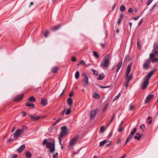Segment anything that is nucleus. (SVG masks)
I'll return each mask as SVG.
<instances>
[{
    "label": "nucleus",
    "instance_id": "nucleus-1",
    "mask_svg": "<svg viewBox=\"0 0 158 158\" xmlns=\"http://www.w3.org/2000/svg\"><path fill=\"white\" fill-rule=\"evenodd\" d=\"M132 62H131L127 66V69L126 71V74L125 77L126 83L125 86L126 88L128 87L129 82L133 78V76L132 73L129 76V74L131 72V67Z\"/></svg>",
    "mask_w": 158,
    "mask_h": 158
},
{
    "label": "nucleus",
    "instance_id": "nucleus-2",
    "mask_svg": "<svg viewBox=\"0 0 158 158\" xmlns=\"http://www.w3.org/2000/svg\"><path fill=\"white\" fill-rule=\"evenodd\" d=\"M42 145H46V147L50 149L49 151L51 153H53L55 150V143L54 140L53 143L48 142V140L45 139L43 140Z\"/></svg>",
    "mask_w": 158,
    "mask_h": 158
},
{
    "label": "nucleus",
    "instance_id": "nucleus-3",
    "mask_svg": "<svg viewBox=\"0 0 158 158\" xmlns=\"http://www.w3.org/2000/svg\"><path fill=\"white\" fill-rule=\"evenodd\" d=\"M111 58V57L110 54L106 55L100 64L101 66L104 68L106 69L110 63V59Z\"/></svg>",
    "mask_w": 158,
    "mask_h": 158
},
{
    "label": "nucleus",
    "instance_id": "nucleus-4",
    "mask_svg": "<svg viewBox=\"0 0 158 158\" xmlns=\"http://www.w3.org/2000/svg\"><path fill=\"white\" fill-rule=\"evenodd\" d=\"M23 129H17L14 134L13 135L14 139H17L19 137L21 134H23L24 132L23 129H27V127L25 125H23L22 126Z\"/></svg>",
    "mask_w": 158,
    "mask_h": 158
},
{
    "label": "nucleus",
    "instance_id": "nucleus-5",
    "mask_svg": "<svg viewBox=\"0 0 158 158\" xmlns=\"http://www.w3.org/2000/svg\"><path fill=\"white\" fill-rule=\"evenodd\" d=\"M61 130L59 137V139L60 143L61 142V139H62L63 136H65L68 133V129L67 128V126H64L61 127Z\"/></svg>",
    "mask_w": 158,
    "mask_h": 158
},
{
    "label": "nucleus",
    "instance_id": "nucleus-6",
    "mask_svg": "<svg viewBox=\"0 0 158 158\" xmlns=\"http://www.w3.org/2000/svg\"><path fill=\"white\" fill-rule=\"evenodd\" d=\"M98 111V108H96L94 110L90 111V119L91 120H94Z\"/></svg>",
    "mask_w": 158,
    "mask_h": 158
},
{
    "label": "nucleus",
    "instance_id": "nucleus-7",
    "mask_svg": "<svg viewBox=\"0 0 158 158\" xmlns=\"http://www.w3.org/2000/svg\"><path fill=\"white\" fill-rule=\"evenodd\" d=\"M151 63V60L149 59L145 60V61L143 65V68L144 69L147 70L149 68V66Z\"/></svg>",
    "mask_w": 158,
    "mask_h": 158
},
{
    "label": "nucleus",
    "instance_id": "nucleus-8",
    "mask_svg": "<svg viewBox=\"0 0 158 158\" xmlns=\"http://www.w3.org/2000/svg\"><path fill=\"white\" fill-rule=\"evenodd\" d=\"M24 93L21 94L16 95L13 98V100L15 102H19L22 100L24 96Z\"/></svg>",
    "mask_w": 158,
    "mask_h": 158
},
{
    "label": "nucleus",
    "instance_id": "nucleus-9",
    "mask_svg": "<svg viewBox=\"0 0 158 158\" xmlns=\"http://www.w3.org/2000/svg\"><path fill=\"white\" fill-rule=\"evenodd\" d=\"M149 84V81L144 79L141 85V88L142 89H147Z\"/></svg>",
    "mask_w": 158,
    "mask_h": 158
},
{
    "label": "nucleus",
    "instance_id": "nucleus-10",
    "mask_svg": "<svg viewBox=\"0 0 158 158\" xmlns=\"http://www.w3.org/2000/svg\"><path fill=\"white\" fill-rule=\"evenodd\" d=\"M156 71V70H153L149 72L145 77L144 79L149 81V80L152 76L154 73Z\"/></svg>",
    "mask_w": 158,
    "mask_h": 158
},
{
    "label": "nucleus",
    "instance_id": "nucleus-11",
    "mask_svg": "<svg viewBox=\"0 0 158 158\" xmlns=\"http://www.w3.org/2000/svg\"><path fill=\"white\" fill-rule=\"evenodd\" d=\"M79 136L78 135H76L70 140L69 145L70 146H72L74 144L75 142L78 139Z\"/></svg>",
    "mask_w": 158,
    "mask_h": 158
},
{
    "label": "nucleus",
    "instance_id": "nucleus-12",
    "mask_svg": "<svg viewBox=\"0 0 158 158\" xmlns=\"http://www.w3.org/2000/svg\"><path fill=\"white\" fill-rule=\"evenodd\" d=\"M84 77V78L82 80V82L86 85H89L88 78L86 73H84L82 75Z\"/></svg>",
    "mask_w": 158,
    "mask_h": 158
},
{
    "label": "nucleus",
    "instance_id": "nucleus-13",
    "mask_svg": "<svg viewBox=\"0 0 158 158\" xmlns=\"http://www.w3.org/2000/svg\"><path fill=\"white\" fill-rule=\"evenodd\" d=\"M61 26V24H59L52 27L51 29L52 31H55L58 30Z\"/></svg>",
    "mask_w": 158,
    "mask_h": 158
},
{
    "label": "nucleus",
    "instance_id": "nucleus-14",
    "mask_svg": "<svg viewBox=\"0 0 158 158\" xmlns=\"http://www.w3.org/2000/svg\"><path fill=\"white\" fill-rule=\"evenodd\" d=\"M67 102L70 108H72L73 107V100L71 98H69L67 99Z\"/></svg>",
    "mask_w": 158,
    "mask_h": 158
},
{
    "label": "nucleus",
    "instance_id": "nucleus-15",
    "mask_svg": "<svg viewBox=\"0 0 158 158\" xmlns=\"http://www.w3.org/2000/svg\"><path fill=\"white\" fill-rule=\"evenodd\" d=\"M154 95L150 94L148 95L145 100V103H147L153 97Z\"/></svg>",
    "mask_w": 158,
    "mask_h": 158
},
{
    "label": "nucleus",
    "instance_id": "nucleus-16",
    "mask_svg": "<svg viewBox=\"0 0 158 158\" xmlns=\"http://www.w3.org/2000/svg\"><path fill=\"white\" fill-rule=\"evenodd\" d=\"M30 117L32 121H37L39 119L41 118V117L40 116H36V117L33 116L32 115H30L29 116Z\"/></svg>",
    "mask_w": 158,
    "mask_h": 158
},
{
    "label": "nucleus",
    "instance_id": "nucleus-17",
    "mask_svg": "<svg viewBox=\"0 0 158 158\" xmlns=\"http://www.w3.org/2000/svg\"><path fill=\"white\" fill-rule=\"evenodd\" d=\"M48 103V101L45 98H43L41 99V104L43 106H45Z\"/></svg>",
    "mask_w": 158,
    "mask_h": 158
},
{
    "label": "nucleus",
    "instance_id": "nucleus-18",
    "mask_svg": "<svg viewBox=\"0 0 158 158\" xmlns=\"http://www.w3.org/2000/svg\"><path fill=\"white\" fill-rule=\"evenodd\" d=\"M25 147V144H23L19 147L17 149V151L19 153H20L24 149Z\"/></svg>",
    "mask_w": 158,
    "mask_h": 158
},
{
    "label": "nucleus",
    "instance_id": "nucleus-19",
    "mask_svg": "<svg viewBox=\"0 0 158 158\" xmlns=\"http://www.w3.org/2000/svg\"><path fill=\"white\" fill-rule=\"evenodd\" d=\"M136 135L137 136H135L134 137V138L135 139H137L138 140H139L140 139L142 138V135H141L140 133H136Z\"/></svg>",
    "mask_w": 158,
    "mask_h": 158
},
{
    "label": "nucleus",
    "instance_id": "nucleus-20",
    "mask_svg": "<svg viewBox=\"0 0 158 158\" xmlns=\"http://www.w3.org/2000/svg\"><path fill=\"white\" fill-rule=\"evenodd\" d=\"M122 64V61L121 60L116 65V72H118L121 67Z\"/></svg>",
    "mask_w": 158,
    "mask_h": 158
},
{
    "label": "nucleus",
    "instance_id": "nucleus-21",
    "mask_svg": "<svg viewBox=\"0 0 158 158\" xmlns=\"http://www.w3.org/2000/svg\"><path fill=\"white\" fill-rule=\"evenodd\" d=\"M28 100L31 102H35L36 99L34 96H31L28 98Z\"/></svg>",
    "mask_w": 158,
    "mask_h": 158
},
{
    "label": "nucleus",
    "instance_id": "nucleus-22",
    "mask_svg": "<svg viewBox=\"0 0 158 158\" xmlns=\"http://www.w3.org/2000/svg\"><path fill=\"white\" fill-rule=\"evenodd\" d=\"M26 105L27 107H31L32 108H34L35 107V105L33 103L27 102L26 103Z\"/></svg>",
    "mask_w": 158,
    "mask_h": 158
},
{
    "label": "nucleus",
    "instance_id": "nucleus-23",
    "mask_svg": "<svg viewBox=\"0 0 158 158\" xmlns=\"http://www.w3.org/2000/svg\"><path fill=\"white\" fill-rule=\"evenodd\" d=\"M123 17L124 16L123 14H121L120 15V18L118 19V24L119 25L121 24V21L122 20V19H123Z\"/></svg>",
    "mask_w": 158,
    "mask_h": 158
},
{
    "label": "nucleus",
    "instance_id": "nucleus-24",
    "mask_svg": "<svg viewBox=\"0 0 158 158\" xmlns=\"http://www.w3.org/2000/svg\"><path fill=\"white\" fill-rule=\"evenodd\" d=\"M58 68L57 66H54L52 69V71L54 73H55L57 72L58 70Z\"/></svg>",
    "mask_w": 158,
    "mask_h": 158
},
{
    "label": "nucleus",
    "instance_id": "nucleus-25",
    "mask_svg": "<svg viewBox=\"0 0 158 158\" xmlns=\"http://www.w3.org/2000/svg\"><path fill=\"white\" fill-rule=\"evenodd\" d=\"M104 75L103 73H102L101 74L99 75L98 80H102V79L104 78Z\"/></svg>",
    "mask_w": 158,
    "mask_h": 158
},
{
    "label": "nucleus",
    "instance_id": "nucleus-26",
    "mask_svg": "<svg viewBox=\"0 0 158 158\" xmlns=\"http://www.w3.org/2000/svg\"><path fill=\"white\" fill-rule=\"evenodd\" d=\"M93 97L95 98L98 99L100 98V96L97 93L95 92L93 94Z\"/></svg>",
    "mask_w": 158,
    "mask_h": 158
},
{
    "label": "nucleus",
    "instance_id": "nucleus-27",
    "mask_svg": "<svg viewBox=\"0 0 158 158\" xmlns=\"http://www.w3.org/2000/svg\"><path fill=\"white\" fill-rule=\"evenodd\" d=\"M126 8L125 6L123 5H121L120 8V10L121 12H124L126 10Z\"/></svg>",
    "mask_w": 158,
    "mask_h": 158
},
{
    "label": "nucleus",
    "instance_id": "nucleus-28",
    "mask_svg": "<svg viewBox=\"0 0 158 158\" xmlns=\"http://www.w3.org/2000/svg\"><path fill=\"white\" fill-rule=\"evenodd\" d=\"M136 128H134L133 130L131 132V134L129 135L132 138L133 135H134V133L136 132Z\"/></svg>",
    "mask_w": 158,
    "mask_h": 158
},
{
    "label": "nucleus",
    "instance_id": "nucleus-29",
    "mask_svg": "<svg viewBox=\"0 0 158 158\" xmlns=\"http://www.w3.org/2000/svg\"><path fill=\"white\" fill-rule=\"evenodd\" d=\"M25 154L27 158H30L32 156L31 153L29 151L26 152Z\"/></svg>",
    "mask_w": 158,
    "mask_h": 158
},
{
    "label": "nucleus",
    "instance_id": "nucleus-30",
    "mask_svg": "<svg viewBox=\"0 0 158 158\" xmlns=\"http://www.w3.org/2000/svg\"><path fill=\"white\" fill-rule=\"evenodd\" d=\"M109 104L108 103H106L105 105L103 106V108L102 110V112L103 113L106 110V109L109 106Z\"/></svg>",
    "mask_w": 158,
    "mask_h": 158
},
{
    "label": "nucleus",
    "instance_id": "nucleus-31",
    "mask_svg": "<svg viewBox=\"0 0 158 158\" xmlns=\"http://www.w3.org/2000/svg\"><path fill=\"white\" fill-rule=\"evenodd\" d=\"M107 142L106 139H105L103 141L99 143V146L101 147L104 145L105 143Z\"/></svg>",
    "mask_w": 158,
    "mask_h": 158
},
{
    "label": "nucleus",
    "instance_id": "nucleus-32",
    "mask_svg": "<svg viewBox=\"0 0 158 158\" xmlns=\"http://www.w3.org/2000/svg\"><path fill=\"white\" fill-rule=\"evenodd\" d=\"M91 70L94 75L97 76L98 75V72L97 70H96L93 69H91Z\"/></svg>",
    "mask_w": 158,
    "mask_h": 158
},
{
    "label": "nucleus",
    "instance_id": "nucleus-33",
    "mask_svg": "<svg viewBox=\"0 0 158 158\" xmlns=\"http://www.w3.org/2000/svg\"><path fill=\"white\" fill-rule=\"evenodd\" d=\"M80 76V73L79 71H77L75 74V77L76 79L79 78Z\"/></svg>",
    "mask_w": 158,
    "mask_h": 158
},
{
    "label": "nucleus",
    "instance_id": "nucleus-34",
    "mask_svg": "<svg viewBox=\"0 0 158 158\" xmlns=\"http://www.w3.org/2000/svg\"><path fill=\"white\" fill-rule=\"evenodd\" d=\"M137 46L139 49H140L141 47L140 41L138 39L137 41Z\"/></svg>",
    "mask_w": 158,
    "mask_h": 158
},
{
    "label": "nucleus",
    "instance_id": "nucleus-35",
    "mask_svg": "<svg viewBox=\"0 0 158 158\" xmlns=\"http://www.w3.org/2000/svg\"><path fill=\"white\" fill-rule=\"evenodd\" d=\"M132 138V137L130 136L129 135H128L127 137V138L126 140V142L125 144L124 145V146Z\"/></svg>",
    "mask_w": 158,
    "mask_h": 158
},
{
    "label": "nucleus",
    "instance_id": "nucleus-36",
    "mask_svg": "<svg viewBox=\"0 0 158 158\" xmlns=\"http://www.w3.org/2000/svg\"><path fill=\"white\" fill-rule=\"evenodd\" d=\"M93 55L94 57H96L97 58H98L99 57V56L98 54L95 51L93 52Z\"/></svg>",
    "mask_w": 158,
    "mask_h": 158
},
{
    "label": "nucleus",
    "instance_id": "nucleus-37",
    "mask_svg": "<svg viewBox=\"0 0 158 158\" xmlns=\"http://www.w3.org/2000/svg\"><path fill=\"white\" fill-rule=\"evenodd\" d=\"M155 55L154 53L151 54L150 56V59H149L151 60L155 57Z\"/></svg>",
    "mask_w": 158,
    "mask_h": 158
},
{
    "label": "nucleus",
    "instance_id": "nucleus-38",
    "mask_svg": "<svg viewBox=\"0 0 158 158\" xmlns=\"http://www.w3.org/2000/svg\"><path fill=\"white\" fill-rule=\"evenodd\" d=\"M71 109V108H68L66 112V113H65V114L66 115H69L70 113L71 112V110L70 109Z\"/></svg>",
    "mask_w": 158,
    "mask_h": 158
},
{
    "label": "nucleus",
    "instance_id": "nucleus-39",
    "mask_svg": "<svg viewBox=\"0 0 158 158\" xmlns=\"http://www.w3.org/2000/svg\"><path fill=\"white\" fill-rule=\"evenodd\" d=\"M130 59L129 56L128 55H126L125 56L124 59V61L125 62H126L127 60H129Z\"/></svg>",
    "mask_w": 158,
    "mask_h": 158
},
{
    "label": "nucleus",
    "instance_id": "nucleus-40",
    "mask_svg": "<svg viewBox=\"0 0 158 158\" xmlns=\"http://www.w3.org/2000/svg\"><path fill=\"white\" fill-rule=\"evenodd\" d=\"M121 95V94L119 93L118 95H117V96H116L114 98V101H115V100H117L119 97Z\"/></svg>",
    "mask_w": 158,
    "mask_h": 158
},
{
    "label": "nucleus",
    "instance_id": "nucleus-41",
    "mask_svg": "<svg viewBox=\"0 0 158 158\" xmlns=\"http://www.w3.org/2000/svg\"><path fill=\"white\" fill-rule=\"evenodd\" d=\"M154 49H156L158 48V43H155L153 45Z\"/></svg>",
    "mask_w": 158,
    "mask_h": 158
},
{
    "label": "nucleus",
    "instance_id": "nucleus-42",
    "mask_svg": "<svg viewBox=\"0 0 158 158\" xmlns=\"http://www.w3.org/2000/svg\"><path fill=\"white\" fill-rule=\"evenodd\" d=\"M158 61V58H155V57L151 60L153 63H155Z\"/></svg>",
    "mask_w": 158,
    "mask_h": 158
},
{
    "label": "nucleus",
    "instance_id": "nucleus-43",
    "mask_svg": "<svg viewBox=\"0 0 158 158\" xmlns=\"http://www.w3.org/2000/svg\"><path fill=\"white\" fill-rule=\"evenodd\" d=\"M71 61L73 62H75L77 61V59L76 57L72 56L71 57Z\"/></svg>",
    "mask_w": 158,
    "mask_h": 158
},
{
    "label": "nucleus",
    "instance_id": "nucleus-44",
    "mask_svg": "<svg viewBox=\"0 0 158 158\" xmlns=\"http://www.w3.org/2000/svg\"><path fill=\"white\" fill-rule=\"evenodd\" d=\"M115 114H114L112 116V117L111 118V119L110 120V123H111L112 122V121H113V119L115 118Z\"/></svg>",
    "mask_w": 158,
    "mask_h": 158
},
{
    "label": "nucleus",
    "instance_id": "nucleus-45",
    "mask_svg": "<svg viewBox=\"0 0 158 158\" xmlns=\"http://www.w3.org/2000/svg\"><path fill=\"white\" fill-rule=\"evenodd\" d=\"M14 141V139L11 138H10L9 139L7 140V142L8 143H10Z\"/></svg>",
    "mask_w": 158,
    "mask_h": 158
},
{
    "label": "nucleus",
    "instance_id": "nucleus-46",
    "mask_svg": "<svg viewBox=\"0 0 158 158\" xmlns=\"http://www.w3.org/2000/svg\"><path fill=\"white\" fill-rule=\"evenodd\" d=\"M99 86L101 88H102V89H105V88H108L110 87V85L106 86H101V85H99Z\"/></svg>",
    "mask_w": 158,
    "mask_h": 158
},
{
    "label": "nucleus",
    "instance_id": "nucleus-47",
    "mask_svg": "<svg viewBox=\"0 0 158 158\" xmlns=\"http://www.w3.org/2000/svg\"><path fill=\"white\" fill-rule=\"evenodd\" d=\"M58 155V153L56 152L54 155H53V158H58L57 157Z\"/></svg>",
    "mask_w": 158,
    "mask_h": 158
},
{
    "label": "nucleus",
    "instance_id": "nucleus-48",
    "mask_svg": "<svg viewBox=\"0 0 158 158\" xmlns=\"http://www.w3.org/2000/svg\"><path fill=\"white\" fill-rule=\"evenodd\" d=\"M100 131L101 133H103L104 131V127L103 126H102L100 129Z\"/></svg>",
    "mask_w": 158,
    "mask_h": 158
},
{
    "label": "nucleus",
    "instance_id": "nucleus-49",
    "mask_svg": "<svg viewBox=\"0 0 158 158\" xmlns=\"http://www.w3.org/2000/svg\"><path fill=\"white\" fill-rule=\"evenodd\" d=\"M22 115L23 117H25L27 115V113L25 111H23L22 112Z\"/></svg>",
    "mask_w": 158,
    "mask_h": 158
},
{
    "label": "nucleus",
    "instance_id": "nucleus-50",
    "mask_svg": "<svg viewBox=\"0 0 158 158\" xmlns=\"http://www.w3.org/2000/svg\"><path fill=\"white\" fill-rule=\"evenodd\" d=\"M155 49H154L153 50V52H154V54L155 55H158V51H156L155 50Z\"/></svg>",
    "mask_w": 158,
    "mask_h": 158
},
{
    "label": "nucleus",
    "instance_id": "nucleus-51",
    "mask_svg": "<svg viewBox=\"0 0 158 158\" xmlns=\"http://www.w3.org/2000/svg\"><path fill=\"white\" fill-rule=\"evenodd\" d=\"M80 62V64H84V65L86 64L84 60H82L80 62Z\"/></svg>",
    "mask_w": 158,
    "mask_h": 158
},
{
    "label": "nucleus",
    "instance_id": "nucleus-52",
    "mask_svg": "<svg viewBox=\"0 0 158 158\" xmlns=\"http://www.w3.org/2000/svg\"><path fill=\"white\" fill-rule=\"evenodd\" d=\"M74 94V92L73 91H71L69 94V96L70 97H72Z\"/></svg>",
    "mask_w": 158,
    "mask_h": 158
},
{
    "label": "nucleus",
    "instance_id": "nucleus-53",
    "mask_svg": "<svg viewBox=\"0 0 158 158\" xmlns=\"http://www.w3.org/2000/svg\"><path fill=\"white\" fill-rule=\"evenodd\" d=\"M49 33V32L48 31H47L45 32L44 34V36L45 37H47L48 36V35Z\"/></svg>",
    "mask_w": 158,
    "mask_h": 158
},
{
    "label": "nucleus",
    "instance_id": "nucleus-54",
    "mask_svg": "<svg viewBox=\"0 0 158 158\" xmlns=\"http://www.w3.org/2000/svg\"><path fill=\"white\" fill-rule=\"evenodd\" d=\"M143 19H142L140 20V21H139V22L138 23V26H139L141 24V23L143 22Z\"/></svg>",
    "mask_w": 158,
    "mask_h": 158
},
{
    "label": "nucleus",
    "instance_id": "nucleus-55",
    "mask_svg": "<svg viewBox=\"0 0 158 158\" xmlns=\"http://www.w3.org/2000/svg\"><path fill=\"white\" fill-rule=\"evenodd\" d=\"M133 11V9L132 8H130L128 10V12L129 13H132Z\"/></svg>",
    "mask_w": 158,
    "mask_h": 158
},
{
    "label": "nucleus",
    "instance_id": "nucleus-56",
    "mask_svg": "<svg viewBox=\"0 0 158 158\" xmlns=\"http://www.w3.org/2000/svg\"><path fill=\"white\" fill-rule=\"evenodd\" d=\"M153 0H149L148 1L147 4L149 5L152 2Z\"/></svg>",
    "mask_w": 158,
    "mask_h": 158
},
{
    "label": "nucleus",
    "instance_id": "nucleus-57",
    "mask_svg": "<svg viewBox=\"0 0 158 158\" xmlns=\"http://www.w3.org/2000/svg\"><path fill=\"white\" fill-rule=\"evenodd\" d=\"M108 142H109V143H107L106 145V147H109L111 145V141H108Z\"/></svg>",
    "mask_w": 158,
    "mask_h": 158
},
{
    "label": "nucleus",
    "instance_id": "nucleus-58",
    "mask_svg": "<svg viewBox=\"0 0 158 158\" xmlns=\"http://www.w3.org/2000/svg\"><path fill=\"white\" fill-rule=\"evenodd\" d=\"M119 127V128L118 129V131L119 132H121L123 129V127Z\"/></svg>",
    "mask_w": 158,
    "mask_h": 158
},
{
    "label": "nucleus",
    "instance_id": "nucleus-59",
    "mask_svg": "<svg viewBox=\"0 0 158 158\" xmlns=\"http://www.w3.org/2000/svg\"><path fill=\"white\" fill-rule=\"evenodd\" d=\"M100 45L101 46L102 48H105L106 44H105L103 43H101L100 44Z\"/></svg>",
    "mask_w": 158,
    "mask_h": 158
},
{
    "label": "nucleus",
    "instance_id": "nucleus-60",
    "mask_svg": "<svg viewBox=\"0 0 158 158\" xmlns=\"http://www.w3.org/2000/svg\"><path fill=\"white\" fill-rule=\"evenodd\" d=\"M143 127L144 128H145V125L144 124H142L140 126V128L142 129H143Z\"/></svg>",
    "mask_w": 158,
    "mask_h": 158
},
{
    "label": "nucleus",
    "instance_id": "nucleus-61",
    "mask_svg": "<svg viewBox=\"0 0 158 158\" xmlns=\"http://www.w3.org/2000/svg\"><path fill=\"white\" fill-rule=\"evenodd\" d=\"M139 17H140V16H138L136 17H135L133 18H132V19H133L135 20H136L139 18Z\"/></svg>",
    "mask_w": 158,
    "mask_h": 158
},
{
    "label": "nucleus",
    "instance_id": "nucleus-62",
    "mask_svg": "<svg viewBox=\"0 0 158 158\" xmlns=\"http://www.w3.org/2000/svg\"><path fill=\"white\" fill-rule=\"evenodd\" d=\"M115 6H116V5L115 3H114V5H113V6H112V11H113L114 10Z\"/></svg>",
    "mask_w": 158,
    "mask_h": 158
},
{
    "label": "nucleus",
    "instance_id": "nucleus-63",
    "mask_svg": "<svg viewBox=\"0 0 158 158\" xmlns=\"http://www.w3.org/2000/svg\"><path fill=\"white\" fill-rule=\"evenodd\" d=\"M62 119V118H60L57 119L56 121V123H58L60 120H61Z\"/></svg>",
    "mask_w": 158,
    "mask_h": 158
},
{
    "label": "nucleus",
    "instance_id": "nucleus-64",
    "mask_svg": "<svg viewBox=\"0 0 158 158\" xmlns=\"http://www.w3.org/2000/svg\"><path fill=\"white\" fill-rule=\"evenodd\" d=\"M12 158H16L17 157V155L16 154H14L12 156Z\"/></svg>",
    "mask_w": 158,
    "mask_h": 158
}]
</instances>
